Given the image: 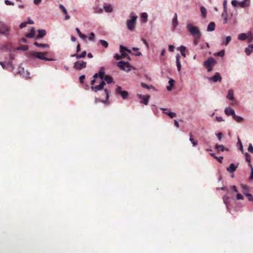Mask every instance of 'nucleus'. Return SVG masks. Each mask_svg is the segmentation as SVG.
Segmentation results:
<instances>
[{
	"instance_id": "nucleus-49",
	"label": "nucleus",
	"mask_w": 253,
	"mask_h": 253,
	"mask_svg": "<svg viewBox=\"0 0 253 253\" xmlns=\"http://www.w3.org/2000/svg\"><path fill=\"white\" fill-rule=\"evenodd\" d=\"M114 57L116 60H120L122 58V56H121V55H120L118 53H116L115 54Z\"/></svg>"
},
{
	"instance_id": "nucleus-27",
	"label": "nucleus",
	"mask_w": 253,
	"mask_h": 253,
	"mask_svg": "<svg viewBox=\"0 0 253 253\" xmlns=\"http://www.w3.org/2000/svg\"><path fill=\"white\" fill-rule=\"evenodd\" d=\"M172 25L175 28L178 25L177 15L176 14H175L173 20H172Z\"/></svg>"
},
{
	"instance_id": "nucleus-31",
	"label": "nucleus",
	"mask_w": 253,
	"mask_h": 253,
	"mask_svg": "<svg viewBox=\"0 0 253 253\" xmlns=\"http://www.w3.org/2000/svg\"><path fill=\"white\" fill-rule=\"evenodd\" d=\"M178 50L180 51L181 55L185 57L186 56V54H185L186 47L185 46L182 45L178 48Z\"/></svg>"
},
{
	"instance_id": "nucleus-47",
	"label": "nucleus",
	"mask_w": 253,
	"mask_h": 253,
	"mask_svg": "<svg viewBox=\"0 0 253 253\" xmlns=\"http://www.w3.org/2000/svg\"><path fill=\"white\" fill-rule=\"evenodd\" d=\"M162 110H163L164 111V113L168 116V114H169V113H170L171 112L168 110L167 108H160Z\"/></svg>"
},
{
	"instance_id": "nucleus-45",
	"label": "nucleus",
	"mask_w": 253,
	"mask_h": 253,
	"mask_svg": "<svg viewBox=\"0 0 253 253\" xmlns=\"http://www.w3.org/2000/svg\"><path fill=\"white\" fill-rule=\"evenodd\" d=\"M168 116L171 119L174 118L176 117V114L175 113L170 112L168 114Z\"/></svg>"
},
{
	"instance_id": "nucleus-29",
	"label": "nucleus",
	"mask_w": 253,
	"mask_h": 253,
	"mask_svg": "<svg viewBox=\"0 0 253 253\" xmlns=\"http://www.w3.org/2000/svg\"><path fill=\"white\" fill-rule=\"evenodd\" d=\"M104 9L106 12L110 13L113 11V7L111 5H104Z\"/></svg>"
},
{
	"instance_id": "nucleus-18",
	"label": "nucleus",
	"mask_w": 253,
	"mask_h": 253,
	"mask_svg": "<svg viewBox=\"0 0 253 253\" xmlns=\"http://www.w3.org/2000/svg\"><path fill=\"white\" fill-rule=\"evenodd\" d=\"M215 148L217 150V152L219 151H229L228 149L225 148L224 146L221 144H216L215 146Z\"/></svg>"
},
{
	"instance_id": "nucleus-12",
	"label": "nucleus",
	"mask_w": 253,
	"mask_h": 253,
	"mask_svg": "<svg viewBox=\"0 0 253 253\" xmlns=\"http://www.w3.org/2000/svg\"><path fill=\"white\" fill-rule=\"evenodd\" d=\"M226 98L229 99V100H232L233 102L232 103V105H234V104H236V101L234 100V91L232 89H230L228 91V93L227 95H226Z\"/></svg>"
},
{
	"instance_id": "nucleus-40",
	"label": "nucleus",
	"mask_w": 253,
	"mask_h": 253,
	"mask_svg": "<svg viewBox=\"0 0 253 253\" xmlns=\"http://www.w3.org/2000/svg\"><path fill=\"white\" fill-rule=\"evenodd\" d=\"M237 144L239 145V150L242 152H243V146H242V142H241V140L239 138H238V142H237Z\"/></svg>"
},
{
	"instance_id": "nucleus-9",
	"label": "nucleus",
	"mask_w": 253,
	"mask_h": 253,
	"mask_svg": "<svg viewBox=\"0 0 253 253\" xmlns=\"http://www.w3.org/2000/svg\"><path fill=\"white\" fill-rule=\"evenodd\" d=\"M125 51H127L128 53H131V51L130 50L127 49L126 47H124L122 45H120V52H122L121 56H122V58L126 57L128 59H130L128 54L126 53Z\"/></svg>"
},
{
	"instance_id": "nucleus-11",
	"label": "nucleus",
	"mask_w": 253,
	"mask_h": 253,
	"mask_svg": "<svg viewBox=\"0 0 253 253\" xmlns=\"http://www.w3.org/2000/svg\"><path fill=\"white\" fill-rule=\"evenodd\" d=\"M209 80L211 81L214 83H220L222 80V78L220 75V74L218 72H216L212 77L209 78Z\"/></svg>"
},
{
	"instance_id": "nucleus-46",
	"label": "nucleus",
	"mask_w": 253,
	"mask_h": 253,
	"mask_svg": "<svg viewBox=\"0 0 253 253\" xmlns=\"http://www.w3.org/2000/svg\"><path fill=\"white\" fill-rule=\"evenodd\" d=\"M85 78V76L83 75H81L79 78L80 83L81 84H83L84 83V80Z\"/></svg>"
},
{
	"instance_id": "nucleus-5",
	"label": "nucleus",
	"mask_w": 253,
	"mask_h": 253,
	"mask_svg": "<svg viewBox=\"0 0 253 253\" xmlns=\"http://www.w3.org/2000/svg\"><path fill=\"white\" fill-rule=\"evenodd\" d=\"M96 82V80L93 79L91 81V89L92 91L97 92L98 90H102L104 88V86L106 85V83L103 81H101L98 85H94V84Z\"/></svg>"
},
{
	"instance_id": "nucleus-52",
	"label": "nucleus",
	"mask_w": 253,
	"mask_h": 253,
	"mask_svg": "<svg viewBox=\"0 0 253 253\" xmlns=\"http://www.w3.org/2000/svg\"><path fill=\"white\" fill-rule=\"evenodd\" d=\"M141 17L144 19V21L146 22L147 21V14L146 13H143L141 15Z\"/></svg>"
},
{
	"instance_id": "nucleus-54",
	"label": "nucleus",
	"mask_w": 253,
	"mask_h": 253,
	"mask_svg": "<svg viewBox=\"0 0 253 253\" xmlns=\"http://www.w3.org/2000/svg\"><path fill=\"white\" fill-rule=\"evenodd\" d=\"M231 3L233 6H236L237 5H238L239 2L236 0H233Z\"/></svg>"
},
{
	"instance_id": "nucleus-10",
	"label": "nucleus",
	"mask_w": 253,
	"mask_h": 253,
	"mask_svg": "<svg viewBox=\"0 0 253 253\" xmlns=\"http://www.w3.org/2000/svg\"><path fill=\"white\" fill-rule=\"evenodd\" d=\"M137 96L140 99H142V100L140 101L141 103L145 105H147L148 104L149 100L150 97V95H148L144 96L143 95L139 94L137 95Z\"/></svg>"
},
{
	"instance_id": "nucleus-28",
	"label": "nucleus",
	"mask_w": 253,
	"mask_h": 253,
	"mask_svg": "<svg viewBox=\"0 0 253 253\" xmlns=\"http://www.w3.org/2000/svg\"><path fill=\"white\" fill-rule=\"evenodd\" d=\"M34 45L36 46L42 48H48L49 45L48 44L39 43L38 42H35Z\"/></svg>"
},
{
	"instance_id": "nucleus-58",
	"label": "nucleus",
	"mask_w": 253,
	"mask_h": 253,
	"mask_svg": "<svg viewBox=\"0 0 253 253\" xmlns=\"http://www.w3.org/2000/svg\"><path fill=\"white\" fill-rule=\"evenodd\" d=\"M104 91H105V94L106 95V99H107V100H108V98H109V91L108 89L106 88V89H104Z\"/></svg>"
},
{
	"instance_id": "nucleus-34",
	"label": "nucleus",
	"mask_w": 253,
	"mask_h": 253,
	"mask_svg": "<svg viewBox=\"0 0 253 253\" xmlns=\"http://www.w3.org/2000/svg\"><path fill=\"white\" fill-rule=\"evenodd\" d=\"M238 38L240 40H245L248 39L247 34H240L238 35Z\"/></svg>"
},
{
	"instance_id": "nucleus-14",
	"label": "nucleus",
	"mask_w": 253,
	"mask_h": 253,
	"mask_svg": "<svg viewBox=\"0 0 253 253\" xmlns=\"http://www.w3.org/2000/svg\"><path fill=\"white\" fill-rule=\"evenodd\" d=\"M224 113L227 116H232V117L235 114L234 110L230 107L225 108Z\"/></svg>"
},
{
	"instance_id": "nucleus-62",
	"label": "nucleus",
	"mask_w": 253,
	"mask_h": 253,
	"mask_svg": "<svg viewBox=\"0 0 253 253\" xmlns=\"http://www.w3.org/2000/svg\"><path fill=\"white\" fill-rule=\"evenodd\" d=\"M217 138L220 140L222 137V134L221 132L218 133L216 134Z\"/></svg>"
},
{
	"instance_id": "nucleus-51",
	"label": "nucleus",
	"mask_w": 253,
	"mask_h": 253,
	"mask_svg": "<svg viewBox=\"0 0 253 253\" xmlns=\"http://www.w3.org/2000/svg\"><path fill=\"white\" fill-rule=\"evenodd\" d=\"M248 151L252 153H253V146L251 143H250L249 145Z\"/></svg>"
},
{
	"instance_id": "nucleus-22",
	"label": "nucleus",
	"mask_w": 253,
	"mask_h": 253,
	"mask_svg": "<svg viewBox=\"0 0 253 253\" xmlns=\"http://www.w3.org/2000/svg\"><path fill=\"white\" fill-rule=\"evenodd\" d=\"M215 23L213 22H211L207 27V31L212 32L215 29Z\"/></svg>"
},
{
	"instance_id": "nucleus-23",
	"label": "nucleus",
	"mask_w": 253,
	"mask_h": 253,
	"mask_svg": "<svg viewBox=\"0 0 253 253\" xmlns=\"http://www.w3.org/2000/svg\"><path fill=\"white\" fill-rule=\"evenodd\" d=\"M86 54V51H83L81 54H73V55H72V56L76 57L77 59H79V58L84 57L85 56Z\"/></svg>"
},
{
	"instance_id": "nucleus-55",
	"label": "nucleus",
	"mask_w": 253,
	"mask_h": 253,
	"mask_svg": "<svg viewBox=\"0 0 253 253\" xmlns=\"http://www.w3.org/2000/svg\"><path fill=\"white\" fill-rule=\"evenodd\" d=\"M175 83V81L173 79H170L169 81V86H172L173 85V84Z\"/></svg>"
},
{
	"instance_id": "nucleus-36",
	"label": "nucleus",
	"mask_w": 253,
	"mask_h": 253,
	"mask_svg": "<svg viewBox=\"0 0 253 253\" xmlns=\"http://www.w3.org/2000/svg\"><path fill=\"white\" fill-rule=\"evenodd\" d=\"M233 118L234 120H235L237 122H239V123H240V122H242L243 121V119L242 117L236 115L235 114H234V115H233Z\"/></svg>"
},
{
	"instance_id": "nucleus-7",
	"label": "nucleus",
	"mask_w": 253,
	"mask_h": 253,
	"mask_svg": "<svg viewBox=\"0 0 253 253\" xmlns=\"http://www.w3.org/2000/svg\"><path fill=\"white\" fill-rule=\"evenodd\" d=\"M86 67V62L84 61H77L74 63V68L76 70H81L84 69Z\"/></svg>"
},
{
	"instance_id": "nucleus-16",
	"label": "nucleus",
	"mask_w": 253,
	"mask_h": 253,
	"mask_svg": "<svg viewBox=\"0 0 253 253\" xmlns=\"http://www.w3.org/2000/svg\"><path fill=\"white\" fill-rule=\"evenodd\" d=\"M59 8L62 12L65 15V19L66 20L69 19L70 17L68 15L67 10L64 5L60 4H59Z\"/></svg>"
},
{
	"instance_id": "nucleus-64",
	"label": "nucleus",
	"mask_w": 253,
	"mask_h": 253,
	"mask_svg": "<svg viewBox=\"0 0 253 253\" xmlns=\"http://www.w3.org/2000/svg\"><path fill=\"white\" fill-rule=\"evenodd\" d=\"M42 0H34V3L36 5H38L41 2Z\"/></svg>"
},
{
	"instance_id": "nucleus-35",
	"label": "nucleus",
	"mask_w": 253,
	"mask_h": 253,
	"mask_svg": "<svg viewBox=\"0 0 253 253\" xmlns=\"http://www.w3.org/2000/svg\"><path fill=\"white\" fill-rule=\"evenodd\" d=\"M200 10L203 18H205L207 14L206 9L204 6H201Z\"/></svg>"
},
{
	"instance_id": "nucleus-26",
	"label": "nucleus",
	"mask_w": 253,
	"mask_h": 253,
	"mask_svg": "<svg viewBox=\"0 0 253 253\" xmlns=\"http://www.w3.org/2000/svg\"><path fill=\"white\" fill-rule=\"evenodd\" d=\"M189 140L191 143H192L194 146H196L198 144V141L194 139L193 138L192 134L191 133H189Z\"/></svg>"
},
{
	"instance_id": "nucleus-3",
	"label": "nucleus",
	"mask_w": 253,
	"mask_h": 253,
	"mask_svg": "<svg viewBox=\"0 0 253 253\" xmlns=\"http://www.w3.org/2000/svg\"><path fill=\"white\" fill-rule=\"evenodd\" d=\"M186 28L189 32L190 33L193 37L198 36V37H201V33L197 26H193L191 24H188L186 26Z\"/></svg>"
},
{
	"instance_id": "nucleus-1",
	"label": "nucleus",
	"mask_w": 253,
	"mask_h": 253,
	"mask_svg": "<svg viewBox=\"0 0 253 253\" xmlns=\"http://www.w3.org/2000/svg\"><path fill=\"white\" fill-rule=\"evenodd\" d=\"M48 54L47 52H37V51H29L27 53V56L30 58L37 57L38 59L44 61H52V58H49L45 57V55Z\"/></svg>"
},
{
	"instance_id": "nucleus-50",
	"label": "nucleus",
	"mask_w": 253,
	"mask_h": 253,
	"mask_svg": "<svg viewBox=\"0 0 253 253\" xmlns=\"http://www.w3.org/2000/svg\"><path fill=\"white\" fill-rule=\"evenodd\" d=\"M28 24L27 22H23L20 24L19 25V27L21 29H22L23 28L26 27V25Z\"/></svg>"
},
{
	"instance_id": "nucleus-17",
	"label": "nucleus",
	"mask_w": 253,
	"mask_h": 253,
	"mask_svg": "<svg viewBox=\"0 0 253 253\" xmlns=\"http://www.w3.org/2000/svg\"><path fill=\"white\" fill-rule=\"evenodd\" d=\"M237 167L238 166H235L234 164L232 163L226 170H227L229 172L232 173L236 171Z\"/></svg>"
},
{
	"instance_id": "nucleus-6",
	"label": "nucleus",
	"mask_w": 253,
	"mask_h": 253,
	"mask_svg": "<svg viewBox=\"0 0 253 253\" xmlns=\"http://www.w3.org/2000/svg\"><path fill=\"white\" fill-rule=\"evenodd\" d=\"M10 32V28L2 21H0V34L7 37Z\"/></svg>"
},
{
	"instance_id": "nucleus-53",
	"label": "nucleus",
	"mask_w": 253,
	"mask_h": 253,
	"mask_svg": "<svg viewBox=\"0 0 253 253\" xmlns=\"http://www.w3.org/2000/svg\"><path fill=\"white\" fill-rule=\"evenodd\" d=\"M216 55L219 56H223L224 55V50H221L220 51H218L217 52Z\"/></svg>"
},
{
	"instance_id": "nucleus-8",
	"label": "nucleus",
	"mask_w": 253,
	"mask_h": 253,
	"mask_svg": "<svg viewBox=\"0 0 253 253\" xmlns=\"http://www.w3.org/2000/svg\"><path fill=\"white\" fill-rule=\"evenodd\" d=\"M116 92L120 94L124 99H126L128 97V92L126 90H122V87L121 86H118L116 88Z\"/></svg>"
},
{
	"instance_id": "nucleus-56",
	"label": "nucleus",
	"mask_w": 253,
	"mask_h": 253,
	"mask_svg": "<svg viewBox=\"0 0 253 253\" xmlns=\"http://www.w3.org/2000/svg\"><path fill=\"white\" fill-rule=\"evenodd\" d=\"M4 2L6 5H14V3L9 0H5Z\"/></svg>"
},
{
	"instance_id": "nucleus-38",
	"label": "nucleus",
	"mask_w": 253,
	"mask_h": 253,
	"mask_svg": "<svg viewBox=\"0 0 253 253\" xmlns=\"http://www.w3.org/2000/svg\"><path fill=\"white\" fill-rule=\"evenodd\" d=\"M18 50L27 51L28 50V46L25 45H22L17 48Z\"/></svg>"
},
{
	"instance_id": "nucleus-43",
	"label": "nucleus",
	"mask_w": 253,
	"mask_h": 253,
	"mask_svg": "<svg viewBox=\"0 0 253 253\" xmlns=\"http://www.w3.org/2000/svg\"><path fill=\"white\" fill-rule=\"evenodd\" d=\"M244 194L249 198V201H253V197L251 194L248 193H244Z\"/></svg>"
},
{
	"instance_id": "nucleus-48",
	"label": "nucleus",
	"mask_w": 253,
	"mask_h": 253,
	"mask_svg": "<svg viewBox=\"0 0 253 253\" xmlns=\"http://www.w3.org/2000/svg\"><path fill=\"white\" fill-rule=\"evenodd\" d=\"M141 86L144 87V88H147V89H149V88H152L153 87V86H149L147 84H144V83H141Z\"/></svg>"
},
{
	"instance_id": "nucleus-37",
	"label": "nucleus",
	"mask_w": 253,
	"mask_h": 253,
	"mask_svg": "<svg viewBox=\"0 0 253 253\" xmlns=\"http://www.w3.org/2000/svg\"><path fill=\"white\" fill-rule=\"evenodd\" d=\"M247 35L249 42H252L253 41V30H252L249 32Z\"/></svg>"
},
{
	"instance_id": "nucleus-39",
	"label": "nucleus",
	"mask_w": 253,
	"mask_h": 253,
	"mask_svg": "<svg viewBox=\"0 0 253 253\" xmlns=\"http://www.w3.org/2000/svg\"><path fill=\"white\" fill-rule=\"evenodd\" d=\"M99 42H100V44H102V45L103 46H104L105 48H107L108 46V43L107 42H106L105 40H99Z\"/></svg>"
},
{
	"instance_id": "nucleus-44",
	"label": "nucleus",
	"mask_w": 253,
	"mask_h": 253,
	"mask_svg": "<svg viewBox=\"0 0 253 253\" xmlns=\"http://www.w3.org/2000/svg\"><path fill=\"white\" fill-rule=\"evenodd\" d=\"M194 37V44L195 45H197L199 42V39L200 37H198V36Z\"/></svg>"
},
{
	"instance_id": "nucleus-24",
	"label": "nucleus",
	"mask_w": 253,
	"mask_h": 253,
	"mask_svg": "<svg viewBox=\"0 0 253 253\" xmlns=\"http://www.w3.org/2000/svg\"><path fill=\"white\" fill-rule=\"evenodd\" d=\"M35 35V30L34 28H32L31 30V32L26 35V37L29 38H33Z\"/></svg>"
},
{
	"instance_id": "nucleus-2",
	"label": "nucleus",
	"mask_w": 253,
	"mask_h": 253,
	"mask_svg": "<svg viewBox=\"0 0 253 253\" xmlns=\"http://www.w3.org/2000/svg\"><path fill=\"white\" fill-rule=\"evenodd\" d=\"M129 17L130 19H127L126 20V25L127 29L130 31H133L134 30L136 21H137V18H138V17L134 15L133 13H131L130 14Z\"/></svg>"
},
{
	"instance_id": "nucleus-63",
	"label": "nucleus",
	"mask_w": 253,
	"mask_h": 253,
	"mask_svg": "<svg viewBox=\"0 0 253 253\" xmlns=\"http://www.w3.org/2000/svg\"><path fill=\"white\" fill-rule=\"evenodd\" d=\"M216 120L218 122H221V121H223L221 117H216Z\"/></svg>"
},
{
	"instance_id": "nucleus-32",
	"label": "nucleus",
	"mask_w": 253,
	"mask_h": 253,
	"mask_svg": "<svg viewBox=\"0 0 253 253\" xmlns=\"http://www.w3.org/2000/svg\"><path fill=\"white\" fill-rule=\"evenodd\" d=\"M94 12L95 13L99 14L103 12L102 8H100L98 6H95L93 7Z\"/></svg>"
},
{
	"instance_id": "nucleus-59",
	"label": "nucleus",
	"mask_w": 253,
	"mask_h": 253,
	"mask_svg": "<svg viewBox=\"0 0 253 253\" xmlns=\"http://www.w3.org/2000/svg\"><path fill=\"white\" fill-rule=\"evenodd\" d=\"M94 37V34L91 33L90 34V37H89V40L90 41H93Z\"/></svg>"
},
{
	"instance_id": "nucleus-42",
	"label": "nucleus",
	"mask_w": 253,
	"mask_h": 253,
	"mask_svg": "<svg viewBox=\"0 0 253 253\" xmlns=\"http://www.w3.org/2000/svg\"><path fill=\"white\" fill-rule=\"evenodd\" d=\"M223 11H224L225 13L227 12V0H224L223 2Z\"/></svg>"
},
{
	"instance_id": "nucleus-20",
	"label": "nucleus",
	"mask_w": 253,
	"mask_h": 253,
	"mask_svg": "<svg viewBox=\"0 0 253 253\" xmlns=\"http://www.w3.org/2000/svg\"><path fill=\"white\" fill-rule=\"evenodd\" d=\"M38 34L36 36V39H38L42 38L46 34V32L44 30H39L38 31Z\"/></svg>"
},
{
	"instance_id": "nucleus-30",
	"label": "nucleus",
	"mask_w": 253,
	"mask_h": 253,
	"mask_svg": "<svg viewBox=\"0 0 253 253\" xmlns=\"http://www.w3.org/2000/svg\"><path fill=\"white\" fill-rule=\"evenodd\" d=\"M108 84H111L113 82V78L109 75H106L103 78Z\"/></svg>"
},
{
	"instance_id": "nucleus-33",
	"label": "nucleus",
	"mask_w": 253,
	"mask_h": 253,
	"mask_svg": "<svg viewBox=\"0 0 253 253\" xmlns=\"http://www.w3.org/2000/svg\"><path fill=\"white\" fill-rule=\"evenodd\" d=\"M245 158H246L247 161H248L249 163V166L250 167H252V165L251 164V157L249 153H245Z\"/></svg>"
},
{
	"instance_id": "nucleus-25",
	"label": "nucleus",
	"mask_w": 253,
	"mask_h": 253,
	"mask_svg": "<svg viewBox=\"0 0 253 253\" xmlns=\"http://www.w3.org/2000/svg\"><path fill=\"white\" fill-rule=\"evenodd\" d=\"M253 44H250L248 48L245 49V53H247V55H250L251 52H253Z\"/></svg>"
},
{
	"instance_id": "nucleus-15",
	"label": "nucleus",
	"mask_w": 253,
	"mask_h": 253,
	"mask_svg": "<svg viewBox=\"0 0 253 253\" xmlns=\"http://www.w3.org/2000/svg\"><path fill=\"white\" fill-rule=\"evenodd\" d=\"M250 4V0H244L241 2H239L238 5L241 7L245 8L249 6Z\"/></svg>"
},
{
	"instance_id": "nucleus-61",
	"label": "nucleus",
	"mask_w": 253,
	"mask_h": 253,
	"mask_svg": "<svg viewBox=\"0 0 253 253\" xmlns=\"http://www.w3.org/2000/svg\"><path fill=\"white\" fill-rule=\"evenodd\" d=\"M251 173L250 179L251 180H253V166L252 167H251Z\"/></svg>"
},
{
	"instance_id": "nucleus-21",
	"label": "nucleus",
	"mask_w": 253,
	"mask_h": 253,
	"mask_svg": "<svg viewBox=\"0 0 253 253\" xmlns=\"http://www.w3.org/2000/svg\"><path fill=\"white\" fill-rule=\"evenodd\" d=\"M99 78L101 79L102 80H103V78L106 76L105 75V69L103 67H101L98 72Z\"/></svg>"
},
{
	"instance_id": "nucleus-60",
	"label": "nucleus",
	"mask_w": 253,
	"mask_h": 253,
	"mask_svg": "<svg viewBox=\"0 0 253 253\" xmlns=\"http://www.w3.org/2000/svg\"><path fill=\"white\" fill-rule=\"evenodd\" d=\"M243 199V196L240 194V193H238L237 194V199L238 200H242Z\"/></svg>"
},
{
	"instance_id": "nucleus-4",
	"label": "nucleus",
	"mask_w": 253,
	"mask_h": 253,
	"mask_svg": "<svg viewBox=\"0 0 253 253\" xmlns=\"http://www.w3.org/2000/svg\"><path fill=\"white\" fill-rule=\"evenodd\" d=\"M216 63L215 60L211 57L204 62V66L205 68H207L208 71L211 72L212 71L213 67L215 65Z\"/></svg>"
},
{
	"instance_id": "nucleus-13",
	"label": "nucleus",
	"mask_w": 253,
	"mask_h": 253,
	"mask_svg": "<svg viewBox=\"0 0 253 253\" xmlns=\"http://www.w3.org/2000/svg\"><path fill=\"white\" fill-rule=\"evenodd\" d=\"M118 67L122 70H126V68H129V65L127 62L120 61L118 63Z\"/></svg>"
},
{
	"instance_id": "nucleus-57",
	"label": "nucleus",
	"mask_w": 253,
	"mask_h": 253,
	"mask_svg": "<svg viewBox=\"0 0 253 253\" xmlns=\"http://www.w3.org/2000/svg\"><path fill=\"white\" fill-rule=\"evenodd\" d=\"M175 47L173 45H169V51L170 52H173L174 50Z\"/></svg>"
},
{
	"instance_id": "nucleus-41",
	"label": "nucleus",
	"mask_w": 253,
	"mask_h": 253,
	"mask_svg": "<svg viewBox=\"0 0 253 253\" xmlns=\"http://www.w3.org/2000/svg\"><path fill=\"white\" fill-rule=\"evenodd\" d=\"M231 37L230 36H228L225 38V41L223 43L224 45H227L228 44L229 42L231 41Z\"/></svg>"
},
{
	"instance_id": "nucleus-19",
	"label": "nucleus",
	"mask_w": 253,
	"mask_h": 253,
	"mask_svg": "<svg viewBox=\"0 0 253 253\" xmlns=\"http://www.w3.org/2000/svg\"><path fill=\"white\" fill-rule=\"evenodd\" d=\"M176 58V65H177V70L179 72H180L181 71V65L180 61V59L181 58L180 55L179 54H177Z\"/></svg>"
}]
</instances>
